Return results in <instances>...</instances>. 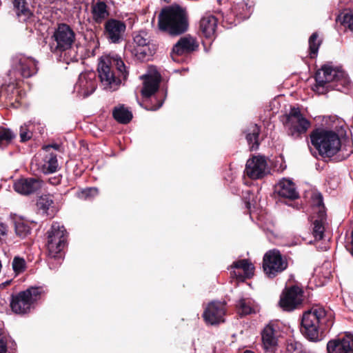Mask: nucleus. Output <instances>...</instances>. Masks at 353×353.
<instances>
[{
    "mask_svg": "<svg viewBox=\"0 0 353 353\" xmlns=\"http://www.w3.org/2000/svg\"><path fill=\"white\" fill-rule=\"evenodd\" d=\"M334 314L316 305L303 314L300 331L311 341H318L334 324Z\"/></svg>",
    "mask_w": 353,
    "mask_h": 353,
    "instance_id": "f257e3e1",
    "label": "nucleus"
},
{
    "mask_svg": "<svg viewBox=\"0 0 353 353\" xmlns=\"http://www.w3.org/2000/svg\"><path fill=\"white\" fill-rule=\"evenodd\" d=\"M314 79L316 83L312 89L319 94H325L330 90L347 93L352 88V83L345 71L328 65H322L316 72Z\"/></svg>",
    "mask_w": 353,
    "mask_h": 353,
    "instance_id": "f03ea898",
    "label": "nucleus"
},
{
    "mask_svg": "<svg viewBox=\"0 0 353 353\" xmlns=\"http://www.w3.org/2000/svg\"><path fill=\"white\" fill-rule=\"evenodd\" d=\"M159 30L171 37L185 33L189 28L188 14L185 8L174 4L163 8L158 17Z\"/></svg>",
    "mask_w": 353,
    "mask_h": 353,
    "instance_id": "7ed1b4c3",
    "label": "nucleus"
},
{
    "mask_svg": "<svg viewBox=\"0 0 353 353\" xmlns=\"http://www.w3.org/2000/svg\"><path fill=\"white\" fill-rule=\"evenodd\" d=\"M99 77L105 88L115 90L122 80L128 79L129 71L123 61L118 55L105 56L98 65Z\"/></svg>",
    "mask_w": 353,
    "mask_h": 353,
    "instance_id": "20e7f679",
    "label": "nucleus"
},
{
    "mask_svg": "<svg viewBox=\"0 0 353 353\" xmlns=\"http://www.w3.org/2000/svg\"><path fill=\"white\" fill-rule=\"evenodd\" d=\"M46 248L48 251V264L50 269L54 270L63 261V250L67 245L68 232L59 223H52L46 232Z\"/></svg>",
    "mask_w": 353,
    "mask_h": 353,
    "instance_id": "39448f33",
    "label": "nucleus"
},
{
    "mask_svg": "<svg viewBox=\"0 0 353 353\" xmlns=\"http://www.w3.org/2000/svg\"><path fill=\"white\" fill-rule=\"evenodd\" d=\"M312 145L323 157H332L341 149L339 134L332 130L316 128L310 134Z\"/></svg>",
    "mask_w": 353,
    "mask_h": 353,
    "instance_id": "423d86ee",
    "label": "nucleus"
},
{
    "mask_svg": "<svg viewBox=\"0 0 353 353\" xmlns=\"http://www.w3.org/2000/svg\"><path fill=\"white\" fill-rule=\"evenodd\" d=\"M41 292V287H30L12 295L10 305L12 312L18 314L28 313L32 305L40 298Z\"/></svg>",
    "mask_w": 353,
    "mask_h": 353,
    "instance_id": "0eeeda50",
    "label": "nucleus"
},
{
    "mask_svg": "<svg viewBox=\"0 0 353 353\" xmlns=\"http://www.w3.org/2000/svg\"><path fill=\"white\" fill-rule=\"evenodd\" d=\"M283 125L288 134L294 139H301L310 127V122L301 112L299 108L291 107L290 112L284 116Z\"/></svg>",
    "mask_w": 353,
    "mask_h": 353,
    "instance_id": "6e6552de",
    "label": "nucleus"
},
{
    "mask_svg": "<svg viewBox=\"0 0 353 353\" xmlns=\"http://www.w3.org/2000/svg\"><path fill=\"white\" fill-rule=\"evenodd\" d=\"M50 45L53 53L62 54L70 50L75 41V33L66 23H60L55 29Z\"/></svg>",
    "mask_w": 353,
    "mask_h": 353,
    "instance_id": "1a4fd4ad",
    "label": "nucleus"
},
{
    "mask_svg": "<svg viewBox=\"0 0 353 353\" xmlns=\"http://www.w3.org/2000/svg\"><path fill=\"white\" fill-rule=\"evenodd\" d=\"M288 267V262L286 256H283L278 250H269L263 256V270L269 279L275 278Z\"/></svg>",
    "mask_w": 353,
    "mask_h": 353,
    "instance_id": "9d476101",
    "label": "nucleus"
},
{
    "mask_svg": "<svg viewBox=\"0 0 353 353\" xmlns=\"http://www.w3.org/2000/svg\"><path fill=\"white\" fill-rule=\"evenodd\" d=\"M37 72V61L32 58L22 54H17L12 58V70L9 72L17 81L21 80V78H30Z\"/></svg>",
    "mask_w": 353,
    "mask_h": 353,
    "instance_id": "9b49d317",
    "label": "nucleus"
},
{
    "mask_svg": "<svg viewBox=\"0 0 353 353\" xmlns=\"http://www.w3.org/2000/svg\"><path fill=\"white\" fill-rule=\"evenodd\" d=\"M133 41L135 46L132 52L138 60L148 61L156 52L157 46L152 42L146 31L141 30L135 33Z\"/></svg>",
    "mask_w": 353,
    "mask_h": 353,
    "instance_id": "f8f14e48",
    "label": "nucleus"
},
{
    "mask_svg": "<svg viewBox=\"0 0 353 353\" xmlns=\"http://www.w3.org/2000/svg\"><path fill=\"white\" fill-rule=\"evenodd\" d=\"M303 290L294 285L285 287L281 295L279 306L285 312H292L303 303Z\"/></svg>",
    "mask_w": 353,
    "mask_h": 353,
    "instance_id": "ddd939ff",
    "label": "nucleus"
},
{
    "mask_svg": "<svg viewBox=\"0 0 353 353\" xmlns=\"http://www.w3.org/2000/svg\"><path fill=\"white\" fill-rule=\"evenodd\" d=\"M225 302L212 301L208 305L202 316L207 324L215 325L225 321Z\"/></svg>",
    "mask_w": 353,
    "mask_h": 353,
    "instance_id": "4468645a",
    "label": "nucleus"
},
{
    "mask_svg": "<svg viewBox=\"0 0 353 353\" xmlns=\"http://www.w3.org/2000/svg\"><path fill=\"white\" fill-rule=\"evenodd\" d=\"M199 43L195 38L190 34L181 37L173 46L170 56L174 61H179V57L190 54L199 49Z\"/></svg>",
    "mask_w": 353,
    "mask_h": 353,
    "instance_id": "2eb2a0df",
    "label": "nucleus"
},
{
    "mask_svg": "<svg viewBox=\"0 0 353 353\" xmlns=\"http://www.w3.org/2000/svg\"><path fill=\"white\" fill-rule=\"evenodd\" d=\"M254 266L249 259L235 261L228 268L230 277L243 282L251 279L254 274Z\"/></svg>",
    "mask_w": 353,
    "mask_h": 353,
    "instance_id": "dca6fc26",
    "label": "nucleus"
},
{
    "mask_svg": "<svg viewBox=\"0 0 353 353\" xmlns=\"http://www.w3.org/2000/svg\"><path fill=\"white\" fill-rule=\"evenodd\" d=\"M126 30L124 21L116 19H109L104 24L103 34L109 42L120 43L123 40Z\"/></svg>",
    "mask_w": 353,
    "mask_h": 353,
    "instance_id": "f3484780",
    "label": "nucleus"
},
{
    "mask_svg": "<svg viewBox=\"0 0 353 353\" xmlns=\"http://www.w3.org/2000/svg\"><path fill=\"white\" fill-rule=\"evenodd\" d=\"M267 168L265 157L254 156L247 161L244 172L251 179H260L266 175Z\"/></svg>",
    "mask_w": 353,
    "mask_h": 353,
    "instance_id": "a211bd4d",
    "label": "nucleus"
},
{
    "mask_svg": "<svg viewBox=\"0 0 353 353\" xmlns=\"http://www.w3.org/2000/svg\"><path fill=\"white\" fill-rule=\"evenodd\" d=\"M327 353H353V334H345L342 338L328 341Z\"/></svg>",
    "mask_w": 353,
    "mask_h": 353,
    "instance_id": "6ab92c4d",
    "label": "nucleus"
},
{
    "mask_svg": "<svg viewBox=\"0 0 353 353\" xmlns=\"http://www.w3.org/2000/svg\"><path fill=\"white\" fill-rule=\"evenodd\" d=\"M43 181L34 177L20 178L13 185L14 190L23 195H30L37 192L42 187Z\"/></svg>",
    "mask_w": 353,
    "mask_h": 353,
    "instance_id": "aec40b11",
    "label": "nucleus"
},
{
    "mask_svg": "<svg viewBox=\"0 0 353 353\" xmlns=\"http://www.w3.org/2000/svg\"><path fill=\"white\" fill-rule=\"evenodd\" d=\"M78 84L83 97H87L92 94L97 88L96 74L89 72L81 74L79 76Z\"/></svg>",
    "mask_w": 353,
    "mask_h": 353,
    "instance_id": "412c9836",
    "label": "nucleus"
},
{
    "mask_svg": "<svg viewBox=\"0 0 353 353\" xmlns=\"http://www.w3.org/2000/svg\"><path fill=\"white\" fill-rule=\"evenodd\" d=\"M275 192L279 197L283 199L294 200L299 198V193L296 190L294 183L288 179L281 181L275 186Z\"/></svg>",
    "mask_w": 353,
    "mask_h": 353,
    "instance_id": "4be33fe9",
    "label": "nucleus"
},
{
    "mask_svg": "<svg viewBox=\"0 0 353 353\" xmlns=\"http://www.w3.org/2000/svg\"><path fill=\"white\" fill-rule=\"evenodd\" d=\"M18 83H10L8 85H2L0 89V103L13 105L14 102H19V96L17 90Z\"/></svg>",
    "mask_w": 353,
    "mask_h": 353,
    "instance_id": "5701e85b",
    "label": "nucleus"
},
{
    "mask_svg": "<svg viewBox=\"0 0 353 353\" xmlns=\"http://www.w3.org/2000/svg\"><path fill=\"white\" fill-rule=\"evenodd\" d=\"M217 19L212 15L204 16L199 23V30L206 39H212L216 31Z\"/></svg>",
    "mask_w": 353,
    "mask_h": 353,
    "instance_id": "b1692460",
    "label": "nucleus"
},
{
    "mask_svg": "<svg viewBox=\"0 0 353 353\" xmlns=\"http://www.w3.org/2000/svg\"><path fill=\"white\" fill-rule=\"evenodd\" d=\"M37 207L42 211V214L49 216L54 217L56 213V209L54 207V200L52 195L43 194L39 196L37 201Z\"/></svg>",
    "mask_w": 353,
    "mask_h": 353,
    "instance_id": "393cba45",
    "label": "nucleus"
},
{
    "mask_svg": "<svg viewBox=\"0 0 353 353\" xmlns=\"http://www.w3.org/2000/svg\"><path fill=\"white\" fill-rule=\"evenodd\" d=\"M232 12H234L239 18V20L248 19L253 12L252 1L250 0H241L239 2H234L232 6Z\"/></svg>",
    "mask_w": 353,
    "mask_h": 353,
    "instance_id": "a878e982",
    "label": "nucleus"
},
{
    "mask_svg": "<svg viewBox=\"0 0 353 353\" xmlns=\"http://www.w3.org/2000/svg\"><path fill=\"white\" fill-rule=\"evenodd\" d=\"M91 14L93 21L98 24L105 21L110 14L108 6L102 1H99L92 5Z\"/></svg>",
    "mask_w": 353,
    "mask_h": 353,
    "instance_id": "bb28decb",
    "label": "nucleus"
},
{
    "mask_svg": "<svg viewBox=\"0 0 353 353\" xmlns=\"http://www.w3.org/2000/svg\"><path fill=\"white\" fill-rule=\"evenodd\" d=\"M160 79L157 77L146 75L144 78L141 95L144 98L151 97L159 88Z\"/></svg>",
    "mask_w": 353,
    "mask_h": 353,
    "instance_id": "cd10ccee",
    "label": "nucleus"
},
{
    "mask_svg": "<svg viewBox=\"0 0 353 353\" xmlns=\"http://www.w3.org/2000/svg\"><path fill=\"white\" fill-rule=\"evenodd\" d=\"M12 4L19 21H27L33 16L26 0H12Z\"/></svg>",
    "mask_w": 353,
    "mask_h": 353,
    "instance_id": "c85d7f7f",
    "label": "nucleus"
},
{
    "mask_svg": "<svg viewBox=\"0 0 353 353\" xmlns=\"http://www.w3.org/2000/svg\"><path fill=\"white\" fill-rule=\"evenodd\" d=\"M112 117L114 120L121 124H128L132 119V113L123 104L115 106L112 110Z\"/></svg>",
    "mask_w": 353,
    "mask_h": 353,
    "instance_id": "c756f323",
    "label": "nucleus"
},
{
    "mask_svg": "<svg viewBox=\"0 0 353 353\" xmlns=\"http://www.w3.org/2000/svg\"><path fill=\"white\" fill-rule=\"evenodd\" d=\"M43 161L41 170L45 174L54 173L59 168L57 156L53 152L47 154L44 157Z\"/></svg>",
    "mask_w": 353,
    "mask_h": 353,
    "instance_id": "7c9ffc66",
    "label": "nucleus"
},
{
    "mask_svg": "<svg viewBox=\"0 0 353 353\" xmlns=\"http://www.w3.org/2000/svg\"><path fill=\"white\" fill-rule=\"evenodd\" d=\"M313 211L314 214H316V219L314 221L320 222H325L326 221V211L325 207L323 203V199L321 194H318L313 198Z\"/></svg>",
    "mask_w": 353,
    "mask_h": 353,
    "instance_id": "2f4dec72",
    "label": "nucleus"
},
{
    "mask_svg": "<svg viewBox=\"0 0 353 353\" xmlns=\"http://www.w3.org/2000/svg\"><path fill=\"white\" fill-rule=\"evenodd\" d=\"M263 347H278L277 339L274 336V330L270 325L266 326L262 332Z\"/></svg>",
    "mask_w": 353,
    "mask_h": 353,
    "instance_id": "473e14b6",
    "label": "nucleus"
},
{
    "mask_svg": "<svg viewBox=\"0 0 353 353\" xmlns=\"http://www.w3.org/2000/svg\"><path fill=\"white\" fill-rule=\"evenodd\" d=\"M261 132V128L257 124L251 126L250 130L246 134L245 138L252 149H256L259 145V137Z\"/></svg>",
    "mask_w": 353,
    "mask_h": 353,
    "instance_id": "72a5a7b5",
    "label": "nucleus"
},
{
    "mask_svg": "<svg viewBox=\"0 0 353 353\" xmlns=\"http://www.w3.org/2000/svg\"><path fill=\"white\" fill-rule=\"evenodd\" d=\"M15 137V134L10 129L0 126V148H6Z\"/></svg>",
    "mask_w": 353,
    "mask_h": 353,
    "instance_id": "f704fd0d",
    "label": "nucleus"
},
{
    "mask_svg": "<svg viewBox=\"0 0 353 353\" xmlns=\"http://www.w3.org/2000/svg\"><path fill=\"white\" fill-rule=\"evenodd\" d=\"M237 313L241 316H245L251 314H255L256 310L250 304V302H248L245 299H241L237 304Z\"/></svg>",
    "mask_w": 353,
    "mask_h": 353,
    "instance_id": "c9c22d12",
    "label": "nucleus"
},
{
    "mask_svg": "<svg viewBox=\"0 0 353 353\" xmlns=\"http://www.w3.org/2000/svg\"><path fill=\"white\" fill-rule=\"evenodd\" d=\"M319 34L317 32H313L309 38V52L310 58L314 59L316 57L319 48L322 43L318 40Z\"/></svg>",
    "mask_w": 353,
    "mask_h": 353,
    "instance_id": "e433bc0d",
    "label": "nucleus"
},
{
    "mask_svg": "<svg viewBox=\"0 0 353 353\" xmlns=\"http://www.w3.org/2000/svg\"><path fill=\"white\" fill-rule=\"evenodd\" d=\"M286 353H307L303 344L290 339L286 341Z\"/></svg>",
    "mask_w": 353,
    "mask_h": 353,
    "instance_id": "4c0bfd02",
    "label": "nucleus"
},
{
    "mask_svg": "<svg viewBox=\"0 0 353 353\" xmlns=\"http://www.w3.org/2000/svg\"><path fill=\"white\" fill-rule=\"evenodd\" d=\"M29 225L22 221L15 222V232L21 238L26 237L30 233Z\"/></svg>",
    "mask_w": 353,
    "mask_h": 353,
    "instance_id": "58836bf2",
    "label": "nucleus"
},
{
    "mask_svg": "<svg viewBox=\"0 0 353 353\" xmlns=\"http://www.w3.org/2000/svg\"><path fill=\"white\" fill-rule=\"evenodd\" d=\"M222 22L227 25H236V22L241 21L239 17L234 12H232V7L226 12H222Z\"/></svg>",
    "mask_w": 353,
    "mask_h": 353,
    "instance_id": "ea45409f",
    "label": "nucleus"
},
{
    "mask_svg": "<svg viewBox=\"0 0 353 353\" xmlns=\"http://www.w3.org/2000/svg\"><path fill=\"white\" fill-rule=\"evenodd\" d=\"M325 223L314 221L312 234L316 240H322L324 236Z\"/></svg>",
    "mask_w": 353,
    "mask_h": 353,
    "instance_id": "a19ab883",
    "label": "nucleus"
},
{
    "mask_svg": "<svg viewBox=\"0 0 353 353\" xmlns=\"http://www.w3.org/2000/svg\"><path fill=\"white\" fill-rule=\"evenodd\" d=\"M12 268L15 273L19 274L25 271L26 263L24 259L15 256L12 261Z\"/></svg>",
    "mask_w": 353,
    "mask_h": 353,
    "instance_id": "79ce46f5",
    "label": "nucleus"
},
{
    "mask_svg": "<svg viewBox=\"0 0 353 353\" xmlns=\"http://www.w3.org/2000/svg\"><path fill=\"white\" fill-rule=\"evenodd\" d=\"M98 193L99 190L97 188H88L81 192L80 197L83 199H88L94 197Z\"/></svg>",
    "mask_w": 353,
    "mask_h": 353,
    "instance_id": "37998d69",
    "label": "nucleus"
},
{
    "mask_svg": "<svg viewBox=\"0 0 353 353\" xmlns=\"http://www.w3.org/2000/svg\"><path fill=\"white\" fill-rule=\"evenodd\" d=\"M341 23L350 30H353V12H349L344 14Z\"/></svg>",
    "mask_w": 353,
    "mask_h": 353,
    "instance_id": "c03bdc74",
    "label": "nucleus"
},
{
    "mask_svg": "<svg viewBox=\"0 0 353 353\" xmlns=\"http://www.w3.org/2000/svg\"><path fill=\"white\" fill-rule=\"evenodd\" d=\"M32 137V133L27 131V129L21 127L20 130V138H21V142H26L30 139Z\"/></svg>",
    "mask_w": 353,
    "mask_h": 353,
    "instance_id": "a18cd8bd",
    "label": "nucleus"
},
{
    "mask_svg": "<svg viewBox=\"0 0 353 353\" xmlns=\"http://www.w3.org/2000/svg\"><path fill=\"white\" fill-rule=\"evenodd\" d=\"M52 148H53L56 150H58V151H61V145L60 144L53 143V144L45 145L42 147V149L48 153H50V151Z\"/></svg>",
    "mask_w": 353,
    "mask_h": 353,
    "instance_id": "49530a36",
    "label": "nucleus"
},
{
    "mask_svg": "<svg viewBox=\"0 0 353 353\" xmlns=\"http://www.w3.org/2000/svg\"><path fill=\"white\" fill-rule=\"evenodd\" d=\"M7 352V341L6 337L0 334V353H6Z\"/></svg>",
    "mask_w": 353,
    "mask_h": 353,
    "instance_id": "de8ad7c7",
    "label": "nucleus"
},
{
    "mask_svg": "<svg viewBox=\"0 0 353 353\" xmlns=\"http://www.w3.org/2000/svg\"><path fill=\"white\" fill-rule=\"evenodd\" d=\"M163 103V100H157L155 105H145V108L148 110L155 111L159 109Z\"/></svg>",
    "mask_w": 353,
    "mask_h": 353,
    "instance_id": "09e8293b",
    "label": "nucleus"
},
{
    "mask_svg": "<svg viewBox=\"0 0 353 353\" xmlns=\"http://www.w3.org/2000/svg\"><path fill=\"white\" fill-rule=\"evenodd\" d=\"M49 183L52 185H57L61 183V175H58L57 176L49 179Z\"/></svg>",
    "mask_w": 353,
    "mask_h": 353,
    "instance_id": "8fccbe9b",
    "label": "nucleus"
},
{
    "mask_svg": "<svg viewBox=\"0 0 353 353\" xmlns=\"http://www.w3.org/2000/svg\"><path fill=\"white\" fill-rule=\"evenodd\" d=\"M8 227L6 224L0 223V241L7 234Z\"/></svg>",
    "mask_w": 353,
    "mask_h": 353,
    "instance_id": "3c124183",
    "label": "nucleus"
},
{
    "mask_svg": "<svg viewBox=\"0 0 353 353\" xmlns=\"http://www.w3.org/2000/svg\"><path fill=\"white\" fill-rule=\"evenodd\" d=\"M263 353H278V347H263Z\"/></svg>",
    "mask_w": 353,
    "mask_h": 353,
    "instance_id": "603ef678",
    "label": "nucleus"
},
{
    "mask_svg": "<svg viewBox=\"0 0 353 353\" xmlns=\"http://www.w3.org/2000/svg\"><path fill=\"white\" fill-rule=\"evenodd\" d=\"M351 237H352L351 247L350 248H347V250L350 252V253L351 254V255L353 256V230L351 233Z\"/></svg>",
    "mask_w": 353,
    "mask_h": 353,
    "instance_id": "864d4df0",
    "label": "nucleus"
},
{
    "mask_svg": "<svg viewBox=\"0 0 353 353\" xmlns=\"http://www.w3.org/2000/svg\"><path fill=\"white\" fill-rule=\"evenodd\" d=\"M250 202L248 200H245V206L248 210H250Z\"/></svg>",
    "mask_w": 353,
    "mask_h": 353,
    "instance_id": "5fc2aeb1",
    "label": "nucleus"
},
{
    "mask_svg": "<svg viewBox=\"0 0 353 353\" xmlns=\"http://www.w3.org/2000/svg\"><path fill=\"white\" fill-rule=\"evenodd\" d=\"M243 353H254V352L253 351H252V350H247L244 351Z\"/></svg>",
    "mask_w": 353,
    "mask_h": 353,
    "instance_id": "6e6d98bb",
    "label": "nucleus"
},
{
    "mask_svg": "<svg viewBox=\"0 0 353 353\" xmlns=\"http://www.w3.org/2000/svg\"><path fill=\"white\" fill-rule=\"evenodd\" d=\"M54 1H55V0H48V1H49V2H50V3H52V2H54Z\"/></svg>",
    "mask_w": 353,
    "mask_h": 353,
    "instance_id": "4d7b16f0",
    "label": "nucleus"
}]
</instances>
